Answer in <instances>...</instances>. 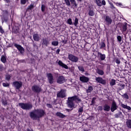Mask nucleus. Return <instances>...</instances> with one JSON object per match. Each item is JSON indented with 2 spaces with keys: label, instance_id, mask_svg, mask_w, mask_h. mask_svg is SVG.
<instances>
[{
  "label": "nucleus",
  "instance_id": "f257e3e1",
  "mask_svg": "<svg viewBox=\"0 0 131 131\" xmlns=\"http://www.w3.org/2000/svg\"><path fill=\"white\" fill-rule=\"evenodd\" d=\"M45 114V113L43 110L37 109L31 112L30 117L33 120H36L42 117Z\"/></svg>",
  "mask_w": 131,
  "mask_h": 131
},
{
  "label": "nucleus",
  "instance_id": "f03ea898",
  "mask_svg": "<svg viewBox=\"0 0 131 131\" xmlns=\"http://www.w3.org/2000/svg\"><path fill=\"white\" fill-rule=\"evenodd\" d=\"M74 101H76L77 103L80 102L81 99L77 95L69 97L68 100H67V105H68L69 108H75Z\"/></svg>",
  "mask_w": 131,
  "mask_h": 131
},
{
  "label": "nucleus",
  "instance_id": "7ed1b4c3",
  "mask_svg": "<svg viewBox=\"0 0 131 131\" xmlns=\"http://www.w3.org/2000/svg\"><path fill=\"white\" fill-rule=\"evenodd\" d=\"M19 106L24 110H29L32 109V108L33 107L32 104L29 103H19Z\"/></svg>",
  "mask_w": 131,
  "mask_h": 131
},
{
  "label": "nucleus",
  "instance_id": "20e7f679",
  "mask_svg": "<svg viewBox=\"0 0 131 131\" xmlns=\"http://www.w3.org/2000/svg\"><path fill=\"white\" fill-rule=\"evenodd\" d=\"M69 60L73 62H77L79 60V58L78 57L73 54H69Z\"/></svg>",
  "mask_w": 131,
  "mask_h": 131
},
{
  "label": "nucleus",
  "instance_id": "39448f33",
  "mask_svg": "<svg viewBox=\"0 0 131 131\" xmlns=\"http://www.w3.org/2000/svg\"><path fill=\"white\" fill-rule=\"evenodd\" d=\"M66 97V91L65 90H61L60 92L57 93V97L64 98Z\"/></svg>",
  "mask_w": 131,
  "mask_h": 131
},
{
  "label": "nucleus",
  "instance_id": "423d86ee",
  "mask_svg": "<svg viewBox=\"0 0 131 131\" xmlns=\"http://www.w3.org/2000/svg\"><path fill=\"white\" fill-rule=\"evenodd\" d=\"M57 82L58 84H62L66 82L64 77L63 76H59L58 78H57Z\"/></svg>",
  "mask_w": 131,
  "mask_h": 131
},
{
  "label": "nucleus",
  "instance_id": "0eeeda50",
  "mask_svg": "<svg viewBox=\"0 0 131 131\" xmlns=\"http://www.w3.org/2000/svg\"><path fill=\"white\" fill-rule=\"evenodd\" d=\"M32 91L35 93H40L41 91V88L38 85H35L32 86Z\"/></svg>",
  "mask_w": 131,
  "mask_h": 131
},
{
  "label": "nucleus",
  "instance_id": "6e6552de",
  "mask_svg": "<svg viewBox=\"0 0 131 131\" xmlns=\"http://www.w3.org/2000/svg\"><path fill=\"white\" fill-rule=\"evenodd\" d=\"M13 85L17 90H19L22 86V82L21 81H15Z\"/></svg>",
  "mask_w": 131,
  "mask_h": 131
},
{
  "label": "nucleus",
  "instance_id": "1a4fd4ad",
  "mask_svg": "<svg viewBox=\"0 0 131 131\" xmlns=\"http://www.w3.org/2000/svg\"><path fill=\"white\" fill-rule=\"evenodd\" d=\"M47 78H48V81H49V83L53 84L54 83V77L51 73L47 74Z\"/></svg>",
  "mask_w": 131,
  "mask_h": 131
},
{
  "label": "nucleus",
  "instance_id": "9d476101",
  "mask_svg": "<svg viewBox=\"0 0 131 131\" xmlns=\"http://www.w3.org/2000/svg\"><path fill=\"white\" fill-rule=\"evenodd\" d=\"M96 81L100 84H106L105 80L103 79L102 77H98L96 78Z\"/></svg>",
  "mask_w": 131,
  "mask_h": 131
},
{
  "label": "nucleus",
  "instance_id": "9b49d317",
  "mask_svg": "<svg viewBox=\"0 0 131 131\" xmlns=\"http://www.w3.org/2000/svg\"><path fill=\"white\" fill-rule=\"evenodd\" d=\"M117 109V105L116 102L113 101L111 107V111L112 112H114Z\"/></svg>",
  "mask_w": 131,
  "mask_h": 131
},
{
  "label": "nucleus",
  "instance_id": "f8f14e48",
  "mask_svg": "<svg viewBox=\"0 0 131 131\" xmlns=\"http://www.w3.org/2000/svg\"><path fill=\"white\" fill-rule=\"evenodd\" d=\"M14 46L19 51L20 53H24L25 52L24 49L20 45L15 43Z\"/></svg>",
  "mask_w": 131,
  "mask_h": 131
},
{
  "label": "nucleus",
  "instance_id": "ddd939ff",
  "mask_svg": "<svg viewBox=\"0 0 131 131\" xmlns=\"http://www.w3.org/2000/svg\"><path fill=\"white\" fill-rule=\"evenodd\" d=\"M79 79L80 81L84 83H86L89 81V78L85 76H81L79 77Z\"/></svg>",
  "mask_w": 131,
  "mask_h": 131
},
{
  "label": "nucleus",
  "instance_id": "4468645a",
  "mask_svg": "<svg viewBox=\"0 0 131 131\" xmlns=\"http://www.w3.org/2000/svg\"><path fill=\"white\" fill-rule=\"evenodd\" d=\"M57 63H58V65H59V66H60L66 69H68V66L67 64L63 63L62 62V61L58 60V61H57Z\"/></svg>",
  "mask_w": 131,
  "mask_h": 131
},
{
  "label": "nucleus",
  "instance_id": "2eb2a0df",
  "mask_svg": "<svg viewBox=\"0 0 131 131\" xmlns=\"http://www.w3.org/2000/svg\"><path fill=\"white\" fill-rule=\"evenodd\" d=\"M97 55L100 58L101 60L103 61L105 59L106 56L105 54H103L100 52H98Z\"/></svg>",
  "mask_w": 131,
  "mask_h": 131
},
{
  "label": "nucleus",
  "instance_id": "dca6fc26",
  "mask_svg": "<svg viewBox=\"0 0 131 131\" xmlns=\"http://www.w3.org/2000/svg\"><path fill=\"white\" fill-rule=\"evenodd\" d=\"M56 116L61 118V119H63V118H64L66 117H67V115H64L63 114H62V113H60V112H57L56 113Z\"/></svg>",
  "mask_w": 131,
  "mask_h": 131
},
{
  "label": "nucleus",
  "instance_id": "f3484780",
  "mask_svg": "<svg viewBox=\"0 0 131 131\" xmlns=\"http://www.w3.org/2000/svg\"><path fill=\"white\" fill-rule=\"evenodd\" d=\"M33 39L36 41H39L40 40V37L37 33H35L33 35Z\"/></svg>",
  "mask_w": 131,
  "mask_h": 131
},
{
  "label": "nucleus",
  "instance_id": "a211bd4d",
  "mask_svg": "<svg viewBox=\"0 0 131 131\" xmlns=\"http://www.w3.org/2000/svg\"><path fill=\"white\" fill-rule=\"evenodd\" d=\"M70 2H71V5H72L73 7H77L78 4L76 3V1L75 0H70Z\"/></svg>",
  "mask_w": 131,
  "mask_h": 131
},
{
  "label": "nucleus",
  "instance_id": "6ab92c4d",
  "mask_svg": "<svg viewBox=\"0 0 131 131\" xmlns=\"http://www.w3.org/2000/svg\"><path fill=\"white\" fill-rule=\"evenodd\" d=\"M111 110V106L108 104H104L103 105V110L104 111L109 112Z\"/></svg>",
  "mask_w": 131,
  "mask_h": 131
},
{
  "label": "nucleus",
  "instance_id": "aec40b11",
  "mask_svg": "<svg viewBox=\"0 0 131 131\" xmlns=\"http://www.w3.org/2000/svg\"><path fill=\"white\" fill-rule=\"evenodd\" d=\"M121 106L122 108H124V109H126V110H128V111H130V110H131V107H130V106H128V105H125V104H123V103H121Z\"/></svg>",
  "mask_w": 131,
  "mask_h": 131
},
{
  "label": "nucleus",
  "instance_id": "412c9836",
  "mask_svg": "<svg viewBox=\"0 0 131 131\" xmlns=\"http://www.w3.org/2000/svg\"><path fill=\"white\" fill-rule=\"evenodd\" d=\"M105 21L108 25H111L112 23V19L109 16H106Z\"/></svg>",
  "mask_w": 131,
  "mask_h": 131
},
{
  "label": "nucleus",
  "instance_id": "4be33fe9",
  "mask_svg": "<svg viewBox=\"0 0 131 131\" xmlns=\"http://www.w3.org/2000/svg\"><path fill=\"white\" fill-rule=\"evenodd\" d=\"M96 72L98 75H101V76L103 75L104 74V71L102 70L99 69H97L96 70Z\"/></svg>",
  "mask_w": 131,
  "mask_h": 131
},
{
  "label": "nucleus",
  "instance_id": "5701e85b",
  "mask_svg": "<svg viewBox=\"0 0 131 131\" xmlns=\"http://www.w3.org/2000/svg\"><path fill=\"white\" fill-rule=\"evenodd\" d=\"M49 45V42L47 39H43V42H42V45H44L47 47Z\"/></svg>",
  "mask_w": 131,
  "mask_h": 131
},
{
  "label": "nucleus",
  "instance_id": "b1692460",
  "mask_svg": "<svg viewBox=\"0 0 131 131\" xmlns=\"http://www.w3.org/2000/svg\"><path fill=\"white\" fill-rule=\"evenodd\" d=\"M126 125L127 127L131 128V120L127 119L126 122Z\"/></svg>",
  "mask_w": 131,
  "mask_h": 131
},
{
  "label": "nucleus",
  "instance_id": "393cba45",
  "mask_svg": "<svg viewBox=\"0 0 131 131\" xmlns=\"http://www.w3.org/2000/svg\"><path fill=\"white\" fill-rule=\"evenodd\" d=\"M126 30H127V26H126V25H122V28H121L122 33H123L124 32H126Z\"/></svg>",
  "mask_w": 131,
  "mask_h": 131
},
{
  "label": "nucleus",
  "instance_id": "a878e982",
  "mask_svg": "<svg viewBox=\"0 0 131 131\" xmlns=\"http://www.w3.org/2000/svg\"><path fill=\"white\" fill-rule=\"evenodd\" d=\"M1 61L3 63H6L7 61V57L3 55L1 57Z\"/></svg>",
  "mask_w": 131,
  "mask_h": 131
},
{
  "label": "nucleus",
  "instance_id": "bb28decb",
  "mask_svg": "<svg viewBox=\"0 0 131 131\" xmlns=\"http://www.w3.org/2000/svg\"><path fill=\"white\" fill-rule=\"evenodd\" d=\"M93 91V88L92 86H90L88 88V90H86V93H89L92 92Z\"/></svg>",
  "mask_w": 131,
  "mask_h": 131
},
{
  "label": "nucleus",
  "instance_id": "cd10ccee",
  "mask_svg": "<svg viewBox=\"0 0 131 131\" xmlns=\"http://www.w3.org/2000/svg\"><path fill=\"white\" fill-rule=\"evenodd\" d=\"M116 6L120 7L121 8H124V5L121 3H115Z\"/></svg>",
  "mask_w": 131,
  "mask_h": 131
},
{
  "label": "nucleus",
  "instance_id": "c85d7f7f",
  "mask_svg": "<svg viewBox=\"0 0 131 131\" xmlns=\"http://www.w3.org/2000/svg\"><path fill=\"white\" fill-rule=\"evenodd\" d=\"M96 4L99 7L102 6V3L101 2V0H96Z\"/></svg>",
  "mask_w": 131,
  "mask_h": 131
},
{
  "label": "nucleus",
  "instance_id": "c756f323",
  "mask_svg": "<svg viewBox=\"0 0 131 131\" xmlns=\"http://www.w3.org/2000/svg\"><path fill=\"white\" fill-rule=\"evenodd\" d=\"M59 44V42L58 41H53L51 42V45L53 46H57Z\"/></svg>",
  "mask_w": 131,
  "mask_h": 131
},
{
  "label": "nucleus",
  "instance_id": "7c9ffc66",
  "mask_svg": "<svg viewBox=\"0 0 131 131\" xmlns=\"http://www.w3.org/2000/svg\"><path fill=\"white\" fill-rule=\"evenodd\" d=\"M83 111V108L82 107H80L79 109H78V113H79V115H82V113Z\"/></svg>",
  "mask_w": 131,
  "mask_h": 131
},
{
  "label": "nucleus",
  "instance_id": "2f4dec72",
  "mask_svg": "<svg viewBox=\"0 0 131 131\" xmlns=\"http://www.w3.org/2000/svg\"><path fill=\"white\" fill-rule=\"evenodd\" d=\"M67 24L70 25H73L72 19L71 18H69V19L67 20Z\"/></svg>",
  "mask_w": 131,
  "mask_h": 131
},
{
  "label": "nucleus",
  "instance_id": "473e14b6",
  "mask_svg": "<svg viewBox=\"0 0 131 131\" xmlns=\"http://www.w3.org/2000/svg\"><path fill=\"white\" fill-rule=\"evenodd\" d=\"M78 24V19L76 17L75 18V22L74 23V25H75V27H77V25Z\"/></svg>",
  "mask_w": 131,
  "mask_h": 131
},
{
  "label": "nucleus",
  "instance_id": "72a5a7b5",
  "mask_svg": "<svg viewBox=\"0 0 131 131\" xmlns=\"http://www.w3.org/2000/svg\"><path fill=\"white\" fill-rule=\"evenodd\" d=\"M116 84V80L115 79H112L111 82H110V85L111 86H114Z\"/></svg>",
  "mask_w": 131,
  "mask_h": 131
},
{
  "label": "nucleus",
  "instance_id": "f704fd0d",
  "mask_svg": "<svg viewBox=\"0 0 131 131\" xmlns=\"http://www.w3.org/2000/svg\"><path fill=\"white\" fill-rule=\"evenodd\" d=\"M46 10V6L45 5H42L41 6V11L42 12H44Z\"/></svg>",
  "mask_w": 131,
  "mask_h": 131
},
{
  "label": "nucleus",
  "instance_id": "c9c22d12",
  "mask_svg": "<svg viewBox=\"0 0 131 131\" xmlns=\"http://www.w3.org/2000/svg\"><path fill=\"white\" fill-rule=\"evenodd\" d=\"M78 69L80 71H81L82 72H84V69L82 66H78Z\"/></svg>",
  "mask_w": 131,
  "mask_h": 131
},
{
  "label": "nucleus",
  "instance_id": "e433bc0d",
  "mask_svg": "<svg viewBox=\"0 0 131 131\" xmlns=\"http://www.w3.org/2000/svg\"><path fill=\"white\" fill-rule=\"evenodd\" d=\"M64 2H66V4L67 5V6H71L70 2L69 0H64Z\"/></svg>",
  "mask_w": 131,
  "mask_h": 131
},
{
  "label": "nucleus",
  "instance_id": "4c0bfd02",
  "mask_svg": "<svg viewBox=\"0 0 131 131\" xmlns=\"http://www.w3.org/2000/svg\"><path fill=\"white\" fill-rule=\"evenodd\" d=\"M122 97L126 99H129V96L127 94H124L123 95H122Z\"/></svg>",
  "mask_w": 131,
  "mask_h": 131
},
{
  "label": "nucleus",
  "instance_id": "58836bf2",
  "mask_svg": "<svg viewBox=\"0 0 131 131\" xmlns=\"http://www.w3.org/2000/svg\"><path fill=\"white\" fill-rule=\"evenodd\" d=\"M89 15L90 16H93L94 15V12L93 11H90L89 12Z\"/></svg>",
  "mask_w": 131,
  "mask_h": 131
},
{
  "label": "nucleus",
  "instance_id": "ea45409f",
  "mask_svg": "<svg viewBox=\"0 0 131 131\" xmlns=\"http://www.w3.org/2000/svg\"><path fill=\"white\" fill-rule=\"evenodd\" d=\"M106 45L104 42H101L100 44V48H105Z\"/></svg>",
  "mask_w": 131,
  "mask_h": 131
},
{
  "label": "nucleus",
  "instance_id": "a19ab883",
  "mask_svg": "<svg viewBox=\"0 0 131 131\" xmlns=\"http://www.w3.org/2000/svg\"><path fill=\"white\" fill-rule=\"evenodd\" d=\"M115 62L118 64H119L121 63V61L118 58H116V60H115Z\"/></svg>",
  "mask_w": 131,
  "mask_h": 131
},
{
  "label": "nucleus",
  "instance_id": "79ce46f5",
  "mask_svg": "<svg viewBox=\"0 0 131 131\" xmlns=\"http://www.w3.org/2000/svg\"><path fill=\"white\" fill-rule=\"evenodd\" d=\"M28 1V0H21V5H25Z\"/></svg>",
  "mask_w": 131,
  "mask_h": 131
},
{
  "label": "nucleus",
  "instance_id": "37998d69",
  "mask_svg": "<svg viewBox=\"0 0 131 131\" xmlns=\"http://www.w3.org/2000/svg\"><path fill=\"white\" fill-rule=\"evenodd\" d=\"M117 40L119 42H121L122 41V37L121 36H117Z\"/></svg>",
  "mask_w": 131,
  "mask_h": 131
},
{
  "label": "nucleus",
  "instance_id": "c03bdc74",
  "mask_svg": "<svg viewBox=\"0 0 131 131\" xmlns=\"http://www.w3.org/2000/svg\"><path fill=\"white\" fill-rule=\"evenodd\" d=\"M0 33L2 34H3L5 33L4 30L3 29V28L1 26H0Z\"/></svg>",
  "mask_w": 131,
  "mask_h": 131
},
{
  "label": "nucleus",
  "instance_id": "a18cd8bd",
  "mask_svg": "<svg viewBox=\"0 0 131 131\" xmlns=\"http://www.w3.org/2000/svg\"><path fill=\"white\" fill-rule=\"evenodd\" d=\"M11 77V75H6V79L7 80H10Z\"/></svg>",
  "mask_w": 131,
  "mask_h": 131
},
{
  "label": "nucleus",
  "instance_id": "49530a36",
  "mask_svg": "<svg viewBox=\"0 0 131 131\" xmlns=\"http://www.w3.org/2000/svg\"><path fill=\"white\" fill-rule=\"evenodd\" d=\"M33 8H34V5L31 4V5H30L29 6L28 9H29V10H32Z\"/></svg>",
  "mask_w": 131,
  "mask_h": 131
},
{
  "label": "nucleus",
  "instance_id": "de8ad7c7",
  "mask_svg": "<svg viewBox=\"0 0 131 131\" xmlns=\"http://www.w3.org/2000/svg\"><path fill=\"white\" fill-rule=\"evenodd\" d=\"M3 85L4 87H8L9 86V84L8 83H3Z\"/></svg>",
  "mask_w": 131,
  "mask_h": 131
},
{
  "label": "nucleus",
  "instance_id": "09e8293b",
  "mask_svg": "<svg viewBox=\"0 0 131 131\" xmlns=\"http://www.w3.org/2000/svg\"><path fill=\"white\" fill-rule=\"evenodd\" d=\"M105 6L106 5V2L104 0H102L101 2V6Z\"/></svg>",
  "mask_w": 131,
  "mask_h": 131
},
{
  "label": "nucleus",
  "instance_id": "8fccbe9b",
  "mask_svg": "<svg viewBox=\"0 0 131 131\" xmlns=\"http://www.w3.org/2000/svg\"><path fill=\"white\" fill-rule=\"evenodd\" d=\"M96 98H93L92 100V105H93L95 103V101Z\"/></svg>",
  "mask_w": 131,
  "mask_h": 131
},
{
  "label": "nucleus",
  "instance_id": "3c124183",
  "mask_svg": "<svg viewBox=\"0 0 131 131\" xmlns=\"http://www.w3.org/2000/svg\"><path fill=\"white\" fill-rule=\"evenodd\" d=\"M4 69V68L3 67V66L2 64H0V71H3Z\"/></svg>",
  "mask_w": 131,
  "mask_h": 131
},
{
  "label": "nucleus",
  "instance_id": "603ef678",
  "mask_svg": "<svg viewBox=\"0 0 131 131\" xmlns=\"http://www.w3.org/2000/svg\"><path fill=\"white\" fill-rule=\"evenodd\" d=\"M111 8L112 9H115V7H114V5L113 4H111Z\"/></svg>",
  "mask_w": 131,
  "mask_h": 131
},
{
  "label": "nucleus",
  "instance_id": "864d4df0",
  "mask_svg": "<svg viewBox=\"0 0 131 131\" xmlns=\"http://www.w3.org/2000/svg\"><path fill=\"white\" fill-rule=\"evenodd\" d=\"M2 50H3V47L1 45H0V54L2 53Z\"/></svg>",
  "mask_w": 131,
  "mask_h": 131
},
{
  "label": "nucleus",
  "instance_id": "5fc2aeb1",
  "mask_svg": "<svg viewBox=\"0 0 131 131\" xmlns=\"http://www.w3.org/2000/svg\"><path fill=\"white\" fill-rule=\"evenodd\" d=\"M98 108H99V110H100V111H102L103 110L102 106H98Z\"/></svg>",
  "mask_w": 131,
  "mask_h": 131
},
{
  "label": "nucleus",
  "instance_id": "6e6d98bb",
  "mask_svg": "<svg viewBox=\"0 0 131 131\" xmlns=\"http://www.w3.org/2000/svg\"><path fill=\"white\" fill-rule=\"evenodd\" d=\"M121 87L122 89H124L125 88V85L124 84H122L121 85Z\"/></svg>",
  "mask_w": 131,
  "mask_h": 131
},
{
  "label": "nucleus",
  "instance_id": "4d7b16f0",
  "mask_svg": "<svg viewBox=\"0 0 131 131\" xmlns=\"http://www.w3.org/2000/svg\"><path fill=\"white\" fill-rule=\"evenodd\" d=\"M18 33V29L17 28V29H16V31H15V34H17Z\"/></svg>",
  "mask_w": 131,
  "mask_h": 131
},
{
  "label": "nucleus",
  "instance_id": "13d9d810",
  "mask_svg": "<svg viewBox=\"0 0 131 131\" xmlns=\"http://www.w3.org/2000/svg\"><path fill=\"white\" fill-rule=\"evenodd\" d=\"M59 52H60V49H57V50H56V53H57V54H59Z\"/></svg>",
  "mask_w": 131,
  "mask_h": 131
},
{
  "label": "nucleus",
  "instance_id": "bf43d9fd",
  "mask_svg": "<svg viewBox=\"0 0 131 131\" xmlns=\"http://www.w3.org/2000/svg\"><path fill=\"white\" fill-rule=\"evenodd\" d=\"M4 1L5 2H6L7 3H10V0H4Z\"/></svg>",
  "mask_w": 131,
  "mask_h": 131
},
{
  "label": "nucleus",
  "instance_id": "052dcab7",
  "mask_svg": "<svg viewBox=\"0 0 131 131\" xmlns=\"http://www.w3.org/2000/svg\"><path fill=\"white\" fill-rule=\"evenodd\" d=\"M115 118H118L119 117V115L118 114H115Z\"/></svg>",
  "mask_w": 131,
  "mask_h": 131
},
{
  "label": "nucleus",
  "instance_id": "680f3d73",
  "mask_svg": "<svg viewBox=\"0 0 131 131\" xmlns=\"http://www.w3.org/2000/svg\"><path fill=\"white\" fill-rule=\"evenodd\" d=\"M77 2H82L83 0H77Z\"/></svg>",
  "mask_w": 131,
  "mask_h": 131
},
{
  "label": "nucleus",
  "instance_id": "e2e57ef3",
  "mask_svg": "<svg viewBox=\"0 0 131 131\" xmlns=\"http://www.w3.org/2000/svg\"><path fill=\"white\" fill-rule=\"evenodd\" d=\"M69 110L68 109H67V111H68Z\"/></svg>",
  "mask_w": 131,
  "mask_h": 131
}]
</instances>
